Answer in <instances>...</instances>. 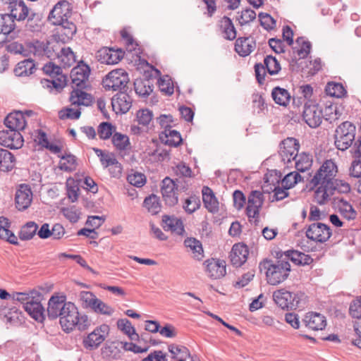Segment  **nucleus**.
<instances>
[{
  "mask_svg": "<svg viewBox=\"0 0 361 361\" xmlns=\"http://www.w3.org/2000/svg\"><path fill=\"white\" fill-rule=\"evenodd\" d=\"M37 292L32 291L30 293H18L16 292L12 295V298L14 300H17L23 304V307L25 309V304L29 302H32L35 299ZM38 298H40V294L37 293Z\"/></svg>",
  "mask_w": 361,
  "mask_h": 361,
  "instance_id": "57",
  "label": "nucleus"
},
{
  "mask_svg": "<svg viewBox=\"0 0 361 361\" xmlns=\"http://www.w3.org/2000/svg\"><path fill=\"white\" fill-rule=\"evenodd\" d=\"M136 116L138 124L143 126H148L153 117L152 112L147 109L139 110Z\"/></svg>",
  "mask_w": 361,
  "mask_h": 361,
  "instance_id": "63",
  "label": "nucleus"
},
{
  "mask_svg": "<svg viewBox=\"0 0 361 361\" xmlns=\"http://www.w3.org/2000/svg\"><path fill=\"white\" fill-rule=\"evenodd\" d=\"M200 207V200L199 197L196 195H192L185 200L183 205L185 211L188 214H192Z\"/></svg>",
  "mask_w": 361,
  "mask_h": 361,
  "instance_id": "54",
  "label": "nucleus"
},
{
  "mask_svg": "<svg viewBox=\"0 0 361 361\" xmlns=\"http://www.w3.org/2000/svg\"><path fill=\"white\" fill-rule=\"evenodd\" d=\"M117 327L123 334L127 335L131 341H138L140 336L136 333L135 328L128 319H120L117 321Z\"/></svg>",
  "mask_w": 361,
  "mask_h": 361,
  "instance_id": "36",
  "label": "nucleus"
},
{
  "mask_svg": "<svg viewBox=\"0 0 361 361\" xmlns=\"http://www.w3.org/2000/svg\"><path fill=\"white\" fill-rule=\"evenodd\" d=\"M143 207L151 214H157L161 211L159 197L154 194L146 197L143 202Z\"/></svg>",
  "mask_w": 361,
  "mask_h": 361,
  "instance_id": "42",
  "label": "nucleus"
},
{
  "mask_svg": "<svg viewBox=\"0 0 361 361\" xmlns=\"http://www.w3.org/2000/svg\"><path fill=\"white\" fill-rule=\"evenodd\" d=\"M314 192V201L320 204H325L329 200L331 195H334V188L332 185H327L320 183Z\"/></svg>",
  "mask_w": 361,
  "mask_h": 361,
  "instance_id": "29",
  "label": "nucleus"
},
{
  "mask_svg": "<svg viewBox=\"0 0 361 361\" xmlns=\"http://www.w3.org/2000/svg\"><path fill=\"white\" fill-rule=\"evenodd\" d=\"M158 85L161 92L166 95H171L174 92V86L171 78L165 75L158 80Z\"/></svg>",
  "mask_w": 361,
  "mask_h": 361,
  "instance_id": "51",
  "label": "nucleus"
},
{
  "mask_svg": "<svg viewBox=\"0 0 361 361\" xmlns=\"http://www.w3.org/2000/svg\"><path fill=\"white\" fill-rule=\"evenodd\" d=\"M5 126L11 130H23L26 126L24 114L20 111L10 113L4 119Z\"/></svg>",
  "mask_w": 361,
  "mask_h": 361,
  "instance_id": "20",
  "label": "nucleus"
},
{
  "mask_svg": "<svg viewBox=\"0 0 361 361\" xmlns=\"http://www.w3.org/2000/svg\"><path fill=\"white\" fill-rule=\"evenodd\" d=\"M162 227L165 231H170L177 235H183L185 232L183 221L173 216L164 215L162 218Z\"/></svg>",
  "mask_w": 361,
  "mask_h": 361,
  "instance_id": "28",
  "label": "nucleus"
},
{
  "mask_svg": "<svg viewBox=\"0 0 361 361\" xmlns=\"http://www.w3.org/2000/svg\"><path fill=\"white\" fill-rule=\"evenodd\" d=\"M116 128L114 127V130ZM114 147L120 152L130 151L131 144L127 135L116 132L114 130Z\"/></svg>",
  "mask_w": 361,
  "mask_h": 361,
  "instance_id": "41",
  "label": "nucleus"
},
{
  "mask_svg": "<svg viewBox=\"0 0 361 361\" xmlns=\"http://www.w3.org/2000/svg\"><path fill=\"white\" fill-rule=\"evenodd\" d=\"M279 257L275 262L270 259H264L260 266H263L266 271L267 283L272 286H276L283 282L289 276L290 264L286 258Z\"/></svg>",
  "mask_w": 361,
  "mask_h": 361,
  "instance_id": "3",
  "label": "nucleus"
},
{
  "mask_svg": "<svg viewBox=\"0 0 361 361\" xmlns=\"http://www.w3.org/2000/svg\"><path fill=\"white\" fill-rule=\"evenodd\" d=\"M127 180L131 185L137 188H142L147 182L145 175L139 172H135L129 174L127 177Z\"/></svg>",
  "mask_w": 361,
  "mask_h": 361,
  "instance_id": "58",
  "label": "nucleus"
},
{
  "mask_svg": "<svg viewBox=\"0 0 361 361\" xmlns=\"http://www.w3.org/2000/svg\"><path fill=\"white\" fill-rule=\"evenodd\" d=\"M128 83L129 78L127 72L123 69H114V91L128 92Z\"/></svg>",
  "mask_w": 361,
  "mask_h": 361,
  "instance_id": "32",
  "label": "nucleus"
},
{
  "mask_svg": "<svg viewBox=\"0 0 361 361\" xmlns=\"http://www.w3.org/2000/svg\"><path fill=\"white\" fill-rule=\"evenodd\" d=\"M356 127L350 121L341 123L336 128L334 145L341 151H345L351 147L355 138Z\"/></svg>",
  "mask_w": 361,
  "mask_h": 361,
  "instance_id": "5",
  "label": "nucleus"
},
{
  "mask_svg": "<svg viewBox=\"0 0 361 361\" xmlns=\"http://www.w3.org/2000/svg\"><path fill=\"white\" fill-rule=\"evenodd\" d=\"M267 72L273 75L279 73L281 71V65L276 57L269 55L264 59V64Z\"/></svg>",
  "mask_w": 361,
  "mask_h": 361,
  "instance_id": "52",
  "label": "nucleus"
},
{
  "mask_svg": "<svg viewBox=\"0 0 361 361\" xmlns=\"http://www.w3.org/2000/svg\"><path fill=\"white\" fill-rule=\"evenodd\" d=\"M179 181H175L169 177H166L161 181V192L165 204L169 207L176 205L178 201V191L184 190L185 186L180 188L177 183Z\"/></svg>",
  "mask_w": 361,
  "mask_h": 361,
  "instance_id": "7",
  "label": "nucleus"
},
{
  "mask_svg": "<svg viewBox=\"0 0 361 361\" xmlns=\"http://www.w3.org/2000/svg\"><path fill=\"white\" fill-rule=\"evenodd\" d=\"M248 255L249 250L246 245L236 243L230 253L231 262L236 267H241L247 261Z\"/></svg>",
  "mask_w": 361,
  "mask_h": 361,
  "instance_id": "19",
  "label": "nucleus"
},
{
  "mask_svg": "<svg viewBox=\"0 0 361 361\" xmlns=\"http://www.w3.org/2000/svg\"><path fill=\"white\" fill-rule=\"evenodd\" d=\"M15 27V20L8 13L0 14V34L9 35Z\"/></svg>",
  "mask_w": 361,
  "mask_h": 361,
  "instance_id": "46",
  "label": "nucleus"
},
{
  "mask_svg": "<svg viewBox=\"0 0 361 361\" xmlns=\"http://www.w3.org/2000/svg\"><path fill=\"white\" fill-rule=\"evenodd\" d=\"M184 245L192 252L195 259L197 260L202 259L204 251L200 241L193 238H188L185 240Z\"/></svg>",
  "mask_w": 361,
  "mask_h": 361,
  "instance_id": "39",
  "label": "nucleus"
},
{
  "mask_svg": "<svg viewBox=\"0 0 361 361\" xmlns=\"http://www.w3.org/2000/svg\"><path fill=\"white\" fill-rule=\"evenodd\" d=\"M37 229L38 226L36 223L29 221L21 228L19 237L23 240H30L36 234Z\"/></svg>",
  "mask_w": 361,
  "mask_h": 361,
  "instance_id": "48",
  "label": "nucleus"
},
{
  "mask_svg": "<svg viewBox=\"0 0 361 361\" xmlns=\"http://www.w3.org/2000/svg\"><path fill=\"white\" fill-rule=\"evenodd\" d=\"M202 194L204 207L210 213H216L219 211V201L212 190L208 186H204Z\"/></svg>",
  "mask_w": 361,
  "mask_h": 361,
  "instance_id": "26",
  "label": "nucleus"
},
{
  "mask_svg": "<svg viewBox=\"0 0 361 361\" xmlns=\"http://www.w3.org/2000/svg\"><path fill=\"white\" fill-rule=\"evenodd\" d=\"M302 118L310 128H317L323 119L322 109L318 104L308 101L305 104Z\"/></svg>",
  "mask_w": 361,
  "mask_h": 361,
  "instance_id": "8",
  "label": "nucleus"
},
{
  "mask_svg": "<svg viewBox=\"0 0 361 361\" xmlns=\"http://www.w3.org/2000/svg\"><path fill=\"white\" fill-rule=\"evenodd\" d=\"M66 297L63 295H53L49 300L47 307V315L50 319H55L60 317L63 309L67 307Z\"/></svg>",
  "mask_w": 361,
  "mask_h": 361,
  "instance_id": "17",
  "label": "nucleus"
},
{
  "mask_svg": "<svg viewBox=\"0 0 361 361\" xmlns=\"http://www.w3.org/2000/svg\"><path fill=\"white\" fill-rule=\"evenodd\" d=\"M338 209L341 216L348 221L354 220L357 217V212L353 206L343 199L338 201Z\"/></svg>",
  "mask_w": 361,
  "mask_h": 361,
  "instance_id": "40",
  "label": "nucleus"
},
{
  "mask_svg": "<svg viewBox=\"0 0 361 361\" xmlns=\"http://www.w3.org/2000/svg\"><path fill=\"white\" fill-rule=\"evenodd\" d=\"M92 149L99 157L100 162L104 168H107L113 164V158L111 157L112 154L96 147H93Z\"/></svg>",
  "mask_w": 361,
  "mask_h": 361,
  "instance_id": "60",
  "label": "nucleus"
},
{
  "mask_svg": "<svg viewBox=\"0 0 361 361\" xmlns=\"http://www.w3.org/2000/svg\"><path fill=\"white\" fill-rule=\"evenodd\" d=\"M15 157L7 149L0 148V171H9L14 167Z\"/></svg>",
  "mask_w": 361,
  "mask_h": 361,
  "instance_id": "37",
  "label": "nucleus"
},
{
  "mask_svg": "<svg viewBox=\"0 0 361 361\" xmlns=\"http://www.w3.org/2000/svg\"><path fill=\"white\" fill-rule=\"evenodd\" d=\"M330 227L323 223H312L310 224L305 233L306 237L317 243H325L331 236Z\"/></svg>",
  "mask_w": 361,
  "mask_h": 361,
  "instance_id": "9",
  "label": "nucleus"
},
{
  "mask_svg": "<svg viewBox=\"0 0 361 361\" xmlns=\"http://www.w3.org/2000/svg\"><path fill=\"white\" fill-rule=\"evenodd\" d=\"M114 97H116V105L114 104V113L116 114H126L132 106L133 100L130 95L127 92L120 91Z\"/></svg>",
  "mask_w": 361,
  "mask_h": 361,
  "instance_id": "24",
  "label": "nucleus"
},
{
  "mask_svg": "<svg viewBox=\"0 0 361 361\" xmlns=\"http://www.w3.org/2000/svg\"><path fill=\"white\" fill-rule=\"evenodd\" d=\"M271 97L277 104L283 106H286L291 99V96L288 91L280 87H275L272 90Z\"/></svg>",
  "mask_w": 361,
  "mask_h": 361,
  "instance_id": "35",
  "label": "nucleus"
},
{
  "mask_svg": "<svg viewBox=\"0 0 361 361\" xmlns=\"http://www.w3.org/2000/svg\"><path fill=\"white\" fill-rule=\"evenodd\" d=\"M56 56L64 67H70L76 61L75 56L70 47L62 48Z\"/></svg>",
  "mask_w": 361,
  "mask_h": 361,
  "instance_id": "45",
  "label": "nucleus"
},
{
  "mask_svg": "<svg viewBox=\"0 0 361 361\" xmlns=\"http://www.w3.org/2000/svg\"><path fill=\"white\" fill-rule=\"evenodd\" d=\"M292 163H294L295 167L298 171L304 172L308 170L312 166V156L305 152L298 154L295 158L292 159Z\"/></svg>",
  "mask_w": 361,
  "mask_h": 361,
  "instance_id": "34",
  "label": "nucleus"
},
{
  "mask_svg": "<svg viewBox=\"0 0 361 361\" xmlns=\"http://www.w3.org/2000/svg\"><path fill=\"white\" fill-rule=\"evenodd\" d=\"M299 148V142L294 137H287L280 143L279 154L281 160L288 167L289 164L292 166V159L298 154Z\"/></svg>",
  "mask_w": 361,
  "mask_h": 361,
  "instance_id": "10",
  "label": "nucleus"
},
{
  "mask_svg": "<svg viewBox=\"0 0 361 361\" xmlns=\"http://www.w3.org/2000/svg\"><path fill=\"white\" fill-rule=\"evenodd\" d=\"M349 314L353 318H361V297L351 302L349 307Z\"/></svg>",
  "mask_w": 361,
  "mask_h": 361,
  "instance_id": "64",
  "label": "nucleus"
},
{
  "mask_svg": "<svg viewBox=\"0 0 361 361\" xmlns=\"http://www.w3.org/2000/svg\"><path fill=\"white\" fill-rule=\"evenodd\" d=\"M275 303L283 310H302L307 303V296L302 292L279 289L273 293Z\"/></svg>",
  "mask_w": 361,
  "mask_h": 361,
  "instance_id": "4",
  "label": "nucleus"
},
{
  "mask_svg": "<svg viewBox=\"0 0 361 361\" xmlns=\"http://www.w3.org/2000/svg\"><path fill=\"white\" fill-rule=\"evenodd\" d=\"M25 310L32 318L38 322H42L45 318L44 308L39 298L35 299L32 302L25 303Z\"/></svg>",
  "mask_w": 361,
  "mask_h": 361,
  "instance_id": "27",
  "label": "nucleus"
},
{
  "mask_svg": "<svg viewBox=\"0 0 361 361\" xmlns=\"http://www.w3.org/2000/svg\"><path fill=\"white\" fill-rule=\"evenodd\" d=\"M134 87L136 94H137L140 97H148L153 91V85L148 80H135V81L134 82Z\"/></svg>",
  "mask_w": 361,
  "mask_h": 361,
  "instance_id": "44",
  "label": "nucleus"
},
{
  "mask_svg": "<svg viewBox=\"0 0 361 361\" xmlns=\"http://www.w3.org/2000/svg\"><path fill=\"white\" fill-rule=\"evenodd\" d=\"M113 48L104 47L97 51L96 57L102 63L113 64Z\"/></svg>",
  "mask_w": 361,
  "mask_h": 361,
  "instance_id": "53",
  "label": "nucleus"
},
{
  "mask_svg": "<svg viewBox=\"0 0 361 361\" xmlns=\"http://www.w3.org/2000/svg\"><path fill=\"white\" fill-rule=\"evenodd\" d=\"M300 180L301 176L297 171L290 172L282 179L281 185L283 188L289 189L293 188Z\"/></svg>",
  "mask_w": 361,
  "mask_h": 361,
  "instance_id": "56",
  "label": "nucleus"
},
{
  "mask_svg": "<svg viewBox=\"0 0 361 361\" xmlns=\"http://www.w3.org/2000/svg\"><path fill=\"white\" fill-rule=\"evenodd\" d=\"M80 296L86 305L90 307L96 313L105 315H110L111 314V307L98 299L91 292L82 291Z\"/></svg>",
  "mask_w": 361,
  "mask_h": 361,
  "instance_id": "12",
  "label": "nucleus"
},
{
  "mask_svg": "<svg viewBox=\"0 0 361 361\" xmlns=\"http://www.w3.org/2000/svg\"><path fill=\"white\" fill-rule=\"evenodd\" d=\"M26 30L32 32H39L42 29V15L39 13L32 12L27 17Z\"/></svg>",
  "mask_w": 361,
  "mask_h": 361,
  "instance_id": "43",
  "label": "nucleus"
},
{
  "mask_svg": "<svg viewBox=\"0 0 361 361\" xmlns=\"http://www.w3.org/2000/svg\"><path fill=\"white\" fill-rule=\"evenodd\" d=\"M284 257L288 262L290 260L297 265H309L313 262V259L309 255L295 250L285 252Z\"/></svg>",
  "mask_w": 361,
  "mask_h": 361,
  "instance_id": "30",
  "label": "nucleus"
},
{
  "mask_svg": "<svg viewBox=\"0 0 361 361\" xmlns=\"http://www.w3.org/2000/svg\"><path fill=\"white\" fill-rule=\"evenodd\" d=\"M67 305L60 316V324L63 331L70 332L75 329L80 331L86 330L91 324V321L87 316L85 314L80 316L73 303L69 302Z\"/></svg>",
  "mask_w": 361,
  "mask_h": 361,
  "instance_id": "2",
  "label": "nucleus"
},
{
  "mask_svg": "<svg viewBox=\"0 0 361 361\" xmlns=\"http://www.w3.org/2000/svg\"><path fill=\"white\" fill-rule=\"evenodd\" d=\"M325 91L328 95L341 98L347 94L343 85L338 82H329L326 86Z\"/></svg>",
  "mask_w": 361,
  "mask_h": 361,
  "instance_id": "49",
  "label": "nucleus"
},
{
  "mask_svg": "<svg viewBox=\"0 0 361 361\" xmlns=\"http://www.w3.org/2000/svg\"><path fill=\"white\" fill-rule=\"evenodd\" d=\"M298 44H301L300 48L294 47L293 49V56L289 61L290 66L292 70H294L295 65L297 63L298 59H305L310 52L311 43L308 41H304L302 37H298L296 39Z\"/></svg>",
  "mask_w": 361,
  "mask_h": 361,
  "instance_id": "22",
  "label": "nucleus"
},
{
  "mask_svg": "<svg viewBox=\"0 0 361 361\" xmlns=\"http://www.w3.org/2000/svg\"><path fill=\"white\" fill-rule=\"evenodd\" d=\"M255 48L256 42L251 37H240L235 40L234 49L240 56L250 55Z\"/></svg>",
  "mask_w": 361,
  "mask_h": 361,
  "instance_id": "21",
  "label": "nucleus"
},
{
  "mask_svg": "<svg viewBox=\"0 0 361 361\" xmlns=\"http://www.w3.org/2000/svg\"><path fill=\"white\" fill-rule=\"evenodd\" d=\"M166 140H163L166 145L172 147H178L182 143V137L180 133L175 130L165 129Z\"/></svg>",
  "mask_w": 361,
  "mask_h": 361,
  "instance_id": "50",
  "label": "nucleus"
},
{
  "mask_svg": "<svg viewBox=\"0 0 361 361\" xmlns=\"http://www.w3.org/2000/svg\"><path fill=\"white\" fill-rule=\"evenodd\" d=\"M72 15L71 4L66 0L58 1L48 16V20L53 25L61 26V32L68 38H72L75 34L76 25L68 20Z\"/></svg>",
  "mask_w": 361,
  "mask_h": 361,
  "instance_id": "1",
  "label": "nucleus"
},
{
  "mask_svg": "<svg viewBox=\"0 0 361 361\" xmlns=\"http://www.w3.org/2000/svg\"><path fill=\"white\" fill-rule=\"evenodd\" d=\"M264 202L263 194L258 190H253L248 196L247 205L249 210L252 207H262Z\"/></svg>",
  "mask_w": 361,
  "mask_h": 361,
  "instance_id": "55",
  "label": "nucleus"
},
{
  "mask_svg": "<svg viewBox=\"0 0 361 361\" xmlns=\"http://www.w3.org/2000/svg\"><path fill=\"white\" fill-rule=\"evenodd\" d=\"M256 18V13L251 8H246L242 11L240 15L237 18L240 25H246Z\"/></svg>",
  "mask_w": 361,
  "mask_h": 361,
  "instance_id": "62",
  "label": "nucleus"
},
{
  "mask_svg": "<svg viewBox=\"0 0 361 361\" xmlns=\"http://www.w3.org/2000/svg\"><path fill=\"white\" fill-rule=\"evenodd\" d=\"M43 87L50 89V91L55 90L56 93L60 92L66 85V76L61 75L56 77V79L52 78L51 80L44 79L42 80Z\"/></svg>",
  "mask_w": 361,
  "mask_h": 361,
  "instance_id": "38",
  "label": "nucleus"
},
{
  "mask_svg": "<svg viewBox=\"0 0 361 361\" xmlns=\"http://www.w3.org/2000/svg\"><path fill=\"white\" fill-rule=\"evenodd\" d=\"M63 162H60V169L66 171H71L75 169L76 157L73 154H66L61 157Z\"/></svg>",
  "mask_w": 361,
  "mask_h": 361,
  "instance_id": "59",
  "label": "nucleus"
},
{
  "mask_svg": "<svg viewBox=\"0 0 361 361\" xmlns=\"http://www.w3.org/2000/svg\"><path fill=\"white\" fill-rule=\"evenodd\" d=\"M219 25L224 39L232 41L236 38L237 31L230 18L224 16L219 20Z\"/></svg>",
  "mask_w": 361,
  "mask_h": 361,
  "instance_id": "31",
  "label": "nucleus"
},
{
  "mask_svg": "<svg viewBox=\"0 0 361 361\" xmlns=\"http://www.w3.org/2000/svg\"><path fill=\"white\" fill-rule=\"evenodd\" d=\"M23 137L17 130L11 129L0 130V145L11 149H20L23 145Z\"/></svg>",
  "mask_w": 361,
  "mask_h": 361,
  "instance_id": "11",
  "label": "nucleus"
},
{
  "mask_svg": "<svg viewBox=\"0 0 361 361\" xmlns=\"http://www.w3.org/2000/svg\"><path fill=\"white\" fill-rule=\"evenodd\" d=\"M302 323L305 327L313 331L322 330L326 326V317L320 313L314 312L307 313Z\"/></svg>",
  "mask_w": 361,
  "mask_h": 361,
  "instance_id": "18",
  "label": "nucleus"
},
{
  "mask_svg": "<svg viewBox=\"0 0 361 361\" xmlns=\"http://www.w3.org/2000/svg\"><path fill=\"white\" fill-rule=\"evenodd\" d=\"M113 133V126L111 123L102 122L97 128V133L102 140L109 139Z\"/></svg>",
  "mask_w": 361,
  "mask_h": 361,
  "instance_id": "61",
  "label": "nucleus"
},
{
  "mask_svg": "<svg viewBox=\"0 0 361 361\" xmlns=\"http://www.w3.org/2000/svg\"><path fill=\"white\" fill-rule=\"evenodd\" d=\"M90 73V68L86 64H79L74 67L71 71V78L72 83L77 88H87V82Z\"/></svg>",
  "mask_w": 361,
  "mask_h": 361,
  "instance_id": "15",
  "label": "nucleus"
},
{
  "mask_svg": "<svg viewBox=\"0 0 361 361\" xmlns=\"http://www.w3.org/2000/svg\"><path fill=\"white\" fill-rule=\"evenodd\" d=\"M8 9L11 12L9 15L12 18L18 21L25 20L30 13V9L23 0H16L14 2H11V4L8 6Z\"/></svg>",
  "mask_w": 361,
  "mask_h": 361,
  "instance_id": "23",
  "label": "nucleus"
},
{
  "mask_svg": "<svg viewBox=\"0 0 361 361\" xmlns=\"http://www.w3.org/2000/svg\"><path fill=\"white\" fill-rule=\"evenodd\" d=\"M337 173L338 167L336 163L332 159L326 160L313 176L310 183L314 187L320 183L332 185Z\"/></svg>",
  "mask_w": 361,
  "mask_h": 361,
  "instance_id": "6",
  "label": "nucleus"
},
{
  "mask_svg": "<svg viewBox=\"0 0 361 361\" xmlns=\"http://www.w3.org/2000/svg\"><path fill=\"white\" fill-rule=\"evenodd\" d=\"M120 34L121 38L126 41V47L128 51L131 52L135 51L136 54L141 53L138 47V43L133 39V36L126 28L122 29Z\"/></svg>",
  "mask_w": 361,
  "mask_h": 361,
  "instance_id": "47",
  "label": "nucleus"
},
{
  "mask_svg": "<svg viewBox=\"0 0 361 361\" xmlns=\"http://www.w3.org/2000/svg\"><path fill=\"white\" fill-rule=\"evenodd\" d=\"M36 70L34 60L28 59L20 61L14 69V73L18 77L29 76Z\"/></svg>",
  "mask_w": 361,
  "mask_h": 361,
  "instance_id": "33",
  "label": "nucleus"
},
{
  "mask_svg": "<svg viewBox=\"0 0 361 361\" xmlns=\"http://www.w3.org/2000/svg\"><path fill=\"white\" fill-rule=\"evenodd\" d=\"M32 200V192L30 187L26 184L20 185L15 195L16 208L19 211H24L30 206Z\"/></svg>",
  "mask_w": 361,
  "mask_h": 361,
  "instance_id": "16",
  "label": "nucleus"
},
{
  "mask_svg": "<svg viewBox=\"0 0 361 361\" xmlns=\"http://www.w3.org/2000/svg\"><path fill=\"white\" fill-rule=\"evenodd\" d=\"M82 89H73L71 92L69 100L72 105L91 106L94 98L92 94L82 90Z\"/></svg>",
  "mask_w": 361,
  "mask_h": 361,
  "instance_id": "25",
  "label": "nucleus"
},
{
  "mask_svg": "<svg viewBox=\"0 0 361 361\" xmlns=\"http://www.w3.org/2000/svg\"><path fill=\"white\" fill-rule=\"evenodd\" d=\"M109 331L108 325L103 324L97 327L83 340L84 347L87 349L97 348L104 341Z\"/></svg>",
  "mask_w": 361,
  "mask_h": 361,
  "instance_id": "13",
  "label": "nucleus"
},
{
  "mask_svg": "<svg viewBox=\"0 0 361 361\" xmlns=\"http://www.w3.org/2000/svg\"><path fill=\"white\" fill-rule=\"evenodd\" d=\"M204 264L207 276L212 279H219L226 274V264L223 259L211 258L206 260Z\"/></svg>",
  "mask_w": 361,
  "mask_h": 361,
  "instance_id": "14",
  "label": "nucleus"
}]
</instances>
